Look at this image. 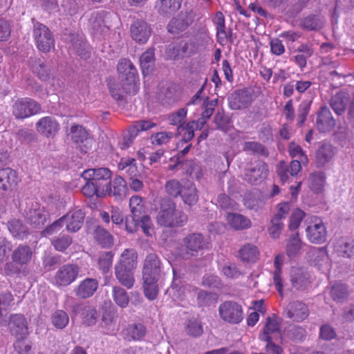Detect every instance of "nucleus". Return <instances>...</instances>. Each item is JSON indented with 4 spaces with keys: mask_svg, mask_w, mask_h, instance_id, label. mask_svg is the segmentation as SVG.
<instances>
[{
    "mask_svg": "<svg viewBox=\"0 0 354 354\" xmlns=\"http://www.w3.org/2000/svg\"><path fill=\"white\" fill-rule=\"evenodd\" d=\"M157 223L165 227H179L184 225L187 218L181 210L177 209L176 204L171 200H163L156 216Z\"/></svg>",
    "mask_w": 354,
    "mask_h": 354,
    "instance_id": "nucleus-1",
    "label": "nucleus"
},
{
    "mask_svg": "<svg viewBox=\"0 0 354 354\" xmlns=\"http://www.w3.org/2000/svg\"><path fill=\"white\" fill-rule=\"evenodd\" d=\"M119 77L123 82V88L129 94H136L139 89L137 70L133 63L127 59H121L117 66Z\"/></svg>",
    "mask_w": 354,
    "mask_h": 354,
    "instance_id": "nucleus-2",
    "label": "nucleus"
},
{
    "mask_svg": "<svg viewBox=\"0 0 354 354\" xmlns=\"http://www.w3.org/2000/svg\"><path fill=\"white\" fill-rule=\"evenodd\" d=\"M183 246L185 251L182 252L181 256L183 259H189L197 257L201 251L208 249L209 241L203 234L193 233L184 239Z\"/></svg>",
    "mask_w": 354,
    "mask_h": 354,
    "instance_id": "nucleus-3",
    "label": "nucleus"
},
{
    "mask_svg": "<svg viewBox=\"0 0 354 354\" xmlns=\"http://www.w3.org/2000/svg\"><path fill=\"white\" fill-rule=\"evenodd\" d=\"M203 93V88H200L196 93L193 96L191 101L187 103V106L197 105L200 106L203 109L201 113V118H199L196 122V129H201L206 122V120L209 119L214 110V107L216 105L217 101L213 100L211 101L208 100L207 97L202 96Z\"/></svg>",
    "mask_w": 354,
    "mask_h": 354,
    "instance_id": "nucleus-4",
    "label": "nucleus"
},
{
    "mask_svg": "<svg viewBox=\"0 0 354 354\" xmlns=\"http://www.w3.org/2000/svg\"><path fill=\"white\" fill-rule=\"evenodd\" d=\"M33 37L37 48L49 52L55 46V40L48 28L39 22L33 23Z\"/></svg>",
    "mask_w": 354,
    "mask_h": 354,
    "instance_id": "nucleus-5",
    "label": "nucleus"
},
{
    "mask_svg": "<svg viewBox=\"0 0 354 354\" xmlns=\"http://www.w3.org/2000/svg\"><path fill=\"white\" fill-rule=\"evenodd\" d=\"M306 234L307 239L314 244H322L326 241L327 230L322 220L318 217H311L307 221Z\"/></svg>",
    "mask_w": 354,
    "mask_h": 354,
    "instance_id": "nucleus-6",
    "label": "nucleus"
},
{
    "mask_svg": "<svg viewBox=\"0 0 354 354\" xmlns=\"http://www.w3.org/2000/svg\"><path fill=\"white\" fill-rule=\"evenodd\" d=\"M80 268L75 264H66L61 266L52 278V283L57 287H66L77 279Z\"/></svg>",
    "mask_w": 354,
    "mask_h": 354,
    "instance_id": "nucleus-7",
    "label": "nucleus"
},
{
    "mask_svg": "<svg viewBox=\"0 0 354 354\" xmlns=\"http://www.w3.org/2000/svg\"><path fill=\"white\" fill-rule=\"evenodd\" d=\"M220 317L231 324H239L243 319L242 306L234 301H225L218 307Z\"/></svg>",
    "mask_w": 354,
    "mask_h": 354,
    "instance_id": "nucleus-8",
    "label": "nucleus"
},
{
    "mask_svg": "<svg viewBox=\"0 0 354 354\" xmlns=\"http://www.w3.org/2000/svg\"><path fill=\"white\" fill-rule=\"evenodd\" d=\"M40 110V105L28 97L17 100L12 106V113L18 119L30 117L38 113Z\"/></svg>",
    "mask_w": 354,
    "mask_h": 354,
    "instance_id": "nucleus-9",
    "label": "nucleus"
},
{
    "mask_svg": "<svg viewBox=\"0 0 354 354\" xmlns=\"http://www.w3.org/2000/svg\"><path fill=\"white\" fill-rule=\"evenodd\" d=\"M279 328V319L275 317H268L266 319V323L263 328V331L259 335V339L262 341L267 342L266 349L268 352L273 354H281L282 350L280 346L275 345L271 341L270 334L277 332Z\"/></svg>",
    "mask_w": 354,
    "mask_h": 354,
    "instance_id": "nucleus-10",
    "label": "nucleus"
},
{
    "mask_svg": "<svg viewBox=\"0 0 354 354\" xmlns=\"http://www.w3.org/2000/svg\"><path fill=\"white\" fill-rule=\"evenodd\" d=\"M268 174V165L261 160H257L245 170L244 179L250 184L258 185L267 178Z\"/></svg>",
    "mask_w": 354,
    "mask_h": 354,
    "instance_id": "nucleus-11",
    "label": "nucleus"
},
{
    "mask_svg": "<svg viewBox=\"0 0 354 354\" xmlns=\"http://www.w3.org/2000/svg\"><path fill=\"white\" fill-rule=\"evenodd\" d=\"M111 171L105 167L87 169L82 174V177L85 180H92L96 184H102V186H104V187L108 186L109 192H111Z\"/></svg>",
    "mask_w": 354,
    "mask_h": 354,
    "instance_id": "nucleus-12",
    "label": "nucleus"
},
{
    "mask_svg": "<svg viewBox=\"0 0 354 354\" xmlns=\"http://www.w3.org/2000/svg\"><path fill=\"white\" fill-rule=\"evenodd\" d=\"M252 102V95L245 88L235 91L228 97L229 106L232 110L246 109Z\"/></svg>",
    "mask_w": 354,
    "mask_h": 354,
    "instance_id": "nucleus-13",
    "label": "nucleus"
},
{
    "mask_svg": "<svg viewBox=\"0 0 354 354\" xmlns=\"http://www.w3.org/2000/svg\"><path fill=\"white\" fill-rule=\"evenodd\" d=\"M310 245L304 242L299 233L292 234L287 241L286 253L290 259L299 257L304 252L309 251Z\"/></svg>",
    "mask_w": 354,
    "mask_h": 354,
    "instance_id": "nucleus-14",
    "label": "nucleus"
},
{
    "mask_svg": "<svg viewBox=\"0 0 354 354\" xmlns=\"http://www.w3.org/2000/svg\"><path fill=\"white\" fill-rule=\"evenodd\" d=\"M8 328L11 335L17 339L26 338L29 333L27 320L20 314L12 315L10 317Z\"/></svg>",
    "mask_w": 354,
    "mask_h": 354,
    "instance_id": "nucleus-15",
    "label": "nucleus"
},
{
    "mask_svg": "<svg viewBox=\"0 0 354 354\" xmlns=\"http://www.w3.org/2000/svg\"><path fill=\"white\" fill-rule=\"evenodd\" d=\"M161 262L155 253L148 254L143 262L142 277L160 278Z\"/></svg>",
    "mask_w": 354,
    "mask_h": 354,
    "instance_id": "nucleus-16",
    "label": "nucleus"
},
{
    "mask_svg": "<svg viewBox=\"0 0 354 354\" xmlns=\"http://www.w3.org/2000/svg\"><path fill=\"white\" fill-rule=\"evenodd\" d=\"M70 133L72 140L78 145L82 152L86 153L91 149L92 140L88 137L86 131L82 126H72Z\"/></svg>",
    "mask_w": 354,
    "mask_h": 354,
    "instance_id": "nucleus-17",
    "label": "nucleus"
},
{
    "mask_svg": "<svg viewBox=\"0 0 354 354\" xmlns=\"http://www.w3.org/2000/svg\"><path fill=\"white\" fill-rule=\"evenodd\" d=\"M131 36L136 42L144 44L151 35V28L147 22L142 19L133 21L130 28Z\"/></svg>",
    "mask_w": 354,
    "mask_h": 354,
    "instance_id": "nucleus-18",
    "label": "nucleus"
},
{
    "mask_svg": "<svg viewBox=\"0 0 354 354\" xmlns=\"http://www.w3.org/2000/svg\"><path fill=\"white\" fill-rule=\"evenodd\" d=\"M36 129L41 135L50 138L55 136L58 132L59 125L54 118L46 116L41 118L37 121Z\"/></svg>",
    "mask_w": 354,
    "mask_h": 354,
    "instance_id": "nucleus-19",
    "label": "nucleus"
},
{
    "mask_svg": "<svg viewBox=\"0 0 354 354\" xmlns=\"http://www.w3.org/2000/svg\"><path fill=\"white\" fill-rule=\"evenodd\" d=\"M48 214L44 207L35 203L32 205L26 213V218L33 227H40L46 221Z\"/></svg>",
    "mask_w": 354,
    "mask_h": 354,
    "instance_id": "nucleus-20",
    "label": "nucleus"
},
{
    "mask_svg": "<svg viewBox=\"0 0 354 354\" xmlns=\"http://www.w3.org/2000/svg\"><path fill=\"white\" fill-rule=\"evenodd\" d=\"M84 214L81 209L68 212L62 217L63 224L66 225V229L70 232L78 231L84 221Z\"/></svg>",
    "mask_w": 354,
    "mask_h": 354,
    "instance_id": "nucleus-21",
    "label": "nucleus"
},
{
    "mask_svg": "<svg viewBox=\"0 0 354 354\" xmlns=\"http://www.w3.org/2000/svg\"><path fill=\"white\" fill-rule=\"evenodd\" d=\"M333 251L337 256L354 259V241L349 239L339 238L334 241Z\"/></svg>",
    "mask_w": 354,
    "mask_h": 354,
    "instance_id": "nucleus-22",
    "label": "nucleus"
},
{
    "mask_svg": "<svg viewBox=\"0 0 354 354\" xmlns=\"http://www.w3.org/2000/svg\"><path fill=\"white\" fill-rule=\"evenodd\" d=\"M290 281L297 290H304L310 284V276L306 269L293 267L290 270Z\"/></svg>",
    "mask_w": 354,
    "mask_h": 354,
    "instance_id": "nucleus-23",
    "label": "nucleus"
},
{
    "mask_svg": "<svg viewBox=\"0 0 354 354\" xmlns=\"http://www.w3.org/2000/svg\"><path fill=\"white\" fill-rule=\"evenodd\" d=\"M287 315L292 320L300 322L308 317V309L306 305L302 302H291L287 306Z\"/></svg>",
    "mask_w": 354,
    "mask_h": 354,
    "instance_id": "nucleus-24",
    "label": "nucleus"
},
{
    "mask_svg": "<svg viewBox=\"0 0 354 354\" xmlns=\"http://www.w3.org/2000/svg\"><path fill=\"white\" fill-rule=\"evenodd\" d=\"M316 124L320 132H328L335 127V121L328 108L322 107L321 109L317 115Z\"/></svg>",
    "mask_w": 354,
    "mask_h": 354,
    "instance_id": "nucleus-25",
    "label": "nucleus"
},
{
    "mask_svg": "<svg viewBox=\"0 0 354 354\" xmlns=\"http://www.w3.org/2000/svg\"><path fill=\"white\" fill-rule=\"evenodd\" d=\"M335 147L328 143H324L320 146L315 153V164L321 167L328 163L335 154Z\"/></svg>",
    "mask_w": 354,
    "mask_h": 354,
    "instance_id": "nucleus-26",
    "label": "nucleus"
},
{
    "mask_svg": "<svg viewBox=\"0 0 354 354\" xmlns=\"http://www.w3.org/2000/svg\"><path fill=\"white\" fill-rule=\"evenodd\" d=\"M98 288V281L95 279L86 278L80 283L75 289V295L82 298L86 299L91 297Z\"/></svg>",
    "mask_w": 354,
    "mask_h": 354,
    "instance_id": "nucleus-27",
    "label": "nucleus"
},
{
    "mask_svg": "<svg viewBox=\"0 0 354 354\" xmlns=\"http://www.w3.org/2000/svg\"><path fill=\"white\" fill-rule=\"evenodd\" d=\"M138 264V254L133 248L125 249L121 254L117 266L134 270Z\"/></svg>",
    "mask_w": 354,
    "mask_h": 354,
    "instance_id": "nucleus-28",
    "label": "nucleus"
},
{
    "mask_svg": "<svg viewBox=\"0 0 354 354\" xmlns=\"http://www.w3.org/2000/svg\"><path fill=\"white\" fill-rule=\"evenodd\" d=\"M302 162L300 160H292L290 164V169L286 168L283 162H281L279 167L277 169V173L281 181L285 183L288 179V172L292 176H295L301 169V164Z\"/></svg>",
    "mask_w": 354,
    "mask_h": 354,
    "instance_id": "nucleus-29",
    "label": "nucleus"
},
{
    "mask_svg": "<svg viewBox=\"0 0 354 354\" xmlns=\"http://www.w3.org/2000/svg\"><path fill=\"white\" fill-rule=\"evenodd\" d=\"M169 293L174 299L183 301L192 297V288L189 286L181 285V281L175 279L170 287Z\"/></svg>",
    "mask_w": 354,
    "mask_h": 354,
    "instance_id": "nucleus-30",
    "label": "nucleus"
},
{
    "mask_svg": "<svg viewBox=\"0 0 354 354\" xmlns=\"http://www.w3.org/2000/svg\"><path fill=\"white\" fill-rule=\"evenodd\" d=\"M73 311L75 313H82L83 322L87 326H93L97 322V311L93 306L77 304L74 306Z\"/></svg>",
    "mask_w": 354,
    "mask_h": 354,
    "instance_id": "nucleus-31",
    "label": "nucleus"
},
{
    "mask_svg": "<svg viewBox=\"0 0 354 354\" xmlns=\"http://www.w3.org/2000/svg\"><path fill=\"white\" fill-rule=\"evenodd\" d=\"M326 174L323 171H315L309 175L307 180L308 188L314 193L323 192L326 184Z\"/></svg>",
    "mask_w": 354,
    "mask_h": 354,
    "instance_id": "nucleus-32",
    "label": "nucleus"
},
{
    "mask_svg": "<svg viewBox=\"0 0 354 354\" xmlns=\"http://www.w3.org/2000/svg\"><path fill=\"white\" fill-rule=\"evenodd\" d=\"M32 252L28 245H21L12 254V261L21 267L27 265L31 260Z\"/></svg>",
    "mask_w": 354,
    "mask_h": 354,
    "instance_id": "nucleus-33",
    "label": "nucleus"
},
{
    "mask_svg": "<svg viewBox=\"0 0 354 354\" xmlns=\"http://www.w3.org/2000/svg\"><path fill=\"white\" fill-rule=\"evenodd\" d=\"M133 270L115 266V275L116 279L121 285L128 289L131 288L135 282Z\"/></svg>",
    "mask_w": 354,
    "mask_h": 354,
    "instance_id": "nucleus-34",
    "label": "nucleus"
},
{
    "mask_svg": "<svg viewBox=\"0 0 354 354\" xmlns=\"http://www.w3.org/2000/svg\"><path fill=\"white\" fill-rule=\"evenodd\" d=\"M17 183V176L15 171L9 167L0 169V189L8 190Z\"/></svg>",
    "mask_w": 354,
    "mask_h": 354,
    "instance_id": "nucleus-35",
    "label": "nucleus"
},
{
    "mask_svg": "<svg viewBox=\"0 0 354 354\" xmlns=\"http://www.w3.org/2000/svg\"><path fill=\"white\" fill-rule=\"evenodd\" d=\"M226 221L227 224L236 230L247 229L251 226L250 219L240 214L228 213L226 216Z\"/></svg>",
    "mask_w": 354,
    "mask_h": 354,
    "instance_id": "nucleus-36",
    "label": "nucleus"
},
{
    "mask_svg": "<svg viewBox=\"0 0 354 354\" xmlns=\"http://www.w3.org/2000/svg\"><path fill=\"white\" fill-rule=\"evenodd\" d=\"M180 196L185 204L194 205L198 200V190L195 185L192 182H185Z\"/></svg>",
    "mask_w": 354,
    "mask_h": 354,
    "instance_id": "nucleus-37",
    "label": "nucleus"
},
{
    "mask_svg": "<svg viewBox=\"0 0 354 354\" xmlns=\"http://www.w3.org/2000/svg\"><path fill=\"white\" fill-rule=\"evenodd\" d=\"M213 22L216 28V37L218 42L225 45L227 41V33L225 30V17L221 12H217L213 19Z\"/></svg>",
    "mask_w": 354,
    "mask_h": 354,
    "instance_id": "nucleus-38",
    "label": "nucleus"
},
{
    "mask_svg": "<svg viewBox=\"0 0 354 354\" xmlns=\"http://www.w3.org/2000/svg\"><path fill=\"white\" fill-rule=\"evenodd\" d=\"M83 194L87 197L96 195L97 197L104 196L109 192V187L102 186V184H96L92 180H86V183L82 189Z\"/></svg>",
    "mask_w": 354,
    "mask_h": 354,
    "instance_id": "nucleus-39",
    "label": "nucleus"
},
{
    "mask_svg": "<svg viewBox=\"0 0 354 354\" xmlns=\"http://www.w3.org/2000/svg\"><path fill=\"white\" fill-rule=\"evenodd\" d=\"M284 261V255L283 254H277L274 260V271L273 272L272 279L275 288L278 292L282 296L283 283L281 278V268Z\"/></svg>",
    "mask_w": 354,
    "mask_h": 354,
    "instance_id": "nucleus-40",
    "label": "nucleus"
},
{
    "mask_svg": "<svg viewBox=\"0 0 354 354\" xmlns=\"http://www.w3.org/2000/svg\"><path fill=\"white\" fill-rule=\"evenodd\" d=\"M259 255L257 247L251 243L243 245L239 250V257L244 262L254 263L258 259Z\"/></svg>",
    "mask_w": 354,
    "mask_h": 354,
    "instance_id": "nucleus-41",
    "label": "nucleus"
},
{
    "mask_svg": "<svg viewBox=\"0 0 354 354\" xmlns=\"http://www.w3.org/2000/svg\"><path fill=\"white\" fill-rule=\"evenodd\" d=\"M182 0H158L156 8L162 15H171L176 12L181 6Z\"/></svg>",
    "mask_w": 354,
    "mask_h": 354,
    "instance_id": "nucleus-42",
    "label": "nucleus"
},
{
    "mask_svg": "<svg viewBox=\"0 0 354 354\" xmlns=\"http://www.w3.org/2000/svg\"><path fill=\"white\" fill-rule=\"evenodd\" d=\"M140 62L142 74L145 76L150 74L155 65L154 50L149 48L143 53L140 58Z\"/></svg>",
    "mask_w": 354,
    "mask_h": 354,
    "instance_id": "nucleus-43",
    "label": "nucleus"
},
{
    "mask_svg": "<svg viewBox=\"0 0 354 354\" xmlns=\"http://www.w3.org/2000/svg\"><path fill=\"white\" fill-rule=\"evenodd\" d=\"M118 167L119 170L124 171L129 176L130 178L136 177L139 173L136 159L131 157L122 158Z\"/></svg>",
    "mask_w": 354,
    "mask_h": 354,
    "instance_id": "nucleus-44",
    "label": "nucleus"
},
{
    "mask_svg": "<svg viewBox=\"0 0 354 354\" xmlns=\"http://www.w3.org/2000/svg\"><path fill=\"white\" fill-rule=\"evenodd\" d=\"M158 279L159 278L142 277L144 294L149 300H154L157 297Z\"/></svg>",
    "mask_w": 354,
    "mask_h": 354,
    "instance_id": "nucleus-45",
    "label": "nucleus"
},
{
    "mask_svg": "<svg viewBox=\"0 0 354 354\" xmlns=\"http://www.w3.org/2000/svg\"><path fill=\"white\" fill-rule=\"evenodd\" d=\"M189 26L187 17L184 15L173 18L168 24V31L171 34H178L185 30Z\"/></svg>",
    "mask_w": 354,
    "mask_h": 354,
    "instance_id": "nucleus-46",
    "label": "nucleus"
},
{
    "mask_svg": "<svg viewBox=\"0 0 354 354\" xmlns=\"http://www.w3.org/2000/svg\"><path fill=\"white\" fill-rule=\"evenodd\" d=\"M347 101V94L340 92L331 98L330 106L337 115H342L345 111Z\"/></svg>",
    "mask_w": 354,
    "mask_h": 354,
    "instance_id": "nucleus-47",
    "label": "nucleus"
},
{
    "mask_svg": "<svg viewBox=\"0 0 354 354\" xmlns=\"http://www.w3.org/2000/svg\"><path fill=\"white\" fill-rule=\"evenodd\" d=\"M112 297L115 303L120 308H126L129 303V297L127 291L120 286H113Z\"/></svg>",
    "mask_w": 354,
    "mask_h": 354,
    "instance_id": "nucleus-48",
    "label": "nucleus"
},
{
    "mask_svg": "<svg viewBox=\"0 0 354 354\" xmlns=\"http://www.w3.org/2000/svg\"><path fill=\"white\" fill-rule=\"evenodd\" d=\"M324 24L322 17L318 15H310L305 17L301 23V26L308 30H316L321 29Z\"/></svg>",
    "mask_w": 354,
    "mask_h": 354,
    "instance_id": "nucleus-49",
    "label": "nucleus"
},
{
    "mask_svg": "<svg viewBox=\"0 0 354 354\" xmlns=\"http://www.w3.org/2000/svg\"><path fill=\"white\" fill-rule=\"evenodd\" d=\"M308 257H314L313 261L316 265L322 266L324 263H328V256L326 250L324 248H309Z\"/></svg>",
    "mask_w": 354,
    "mask_h": 354,
    "instance_id": "nucleus-50",
    "label": "nucleus"
},
{
    "mask_svg": "<svg viewBox=\"0 0 354 354\" xmlns=\"http://www.w3.org/2000/svg\"><path fill=\"white\" fill-rule=\"evenodd\" d=\"M8 230L14 237L22 239L28 234V230L18 219H13L8 223Z\"/></svg>",
    "mask_w": 354,
    "mask_h": 354,
    "instance_id": "nucleus-51",
    "label": "nucleus"
},
{
    "mask_svg": "<svg viewBox=\"0 0 354 354\" xmlns=\"http://www.w3.org/2000/svg\"><path fill=\"white\" fill-rule=\"evenodd\" d=\"M95 237L103 248H110L113 244V238L109 232L101 227L95 230Z\"/></svg>",
    "mask_w": 354,
    "mask_h": 354,
    "instance_id": "nucleus-52",
    "label": "nucleus"
},
{
    "mask_svg": "<svg viewBox=\"0 0 354 354\" xmlns=\"http://www.w3.org/2000/svg\"><path fill=\"white\" fill-rule=\"evenodd\" d=\"M70 48L75 51L79 55L86 57L85 50L87 44L83 35H72Z\"/></svg>",
    "mask_w": 354,
    "mask_h": 354,
    "instance_id": "nucleus-53",
    "label": "nucleus"
},
{
    "mask_svg": "<svg viewBox=\"0 0 354 354\" xmlns=\"http://www.w3.org/2000/svg\"><path fill=\"white\" fill-rule=\"evenodd\" d=\"M51 320L53 325L55 328L62 329L68 325L69 317L65 311L57 310L53 314Z\"/></svg>",
    "mask_w": 354,
    "mask_h": 354,
    "instance_id": "nucleus-54",
    "label": "nucleus"
},
{
    "mask_svg": "<svg viewBox=\"0 0 354 354\" xmlns=\"http://www.w3.org/2000/svg\"><path fill=\"white\" fill-rule=\"evenodd\" d=\"M165 191L168 195L171 197L177 198L180 196L184 188V183L176 179L168 180L165 186Z\"/></svg>",
    "mask_w": 354,
    "mask_h": 354,
    "instance_id": "nucleus-55",
    "label": "nucleus"
},
{
    "mask_svg": "<svg viewBox=\"0 0 354 354\" xmlns=\"http://www.w3.org/2000/svg\"><path fill=\"white\" fill-rule=\"evenodd\" d=\"M156 126L154 122L149 120H140L136 122L129 129L130 137L133 139L136 138L139 131H147Z\"/></svg>",
    "mask_w": 354,
    "mask_h": 354,
    "instance_id": "nucleus-56",
    "label": "nucleus"
},
{
    "mask_svg": "<svg viewBox=\"0 0 354 354\" xmlns=\"http://www.w3.org/2000/svg\"><path fill=\"white\" fill-rule=\"evenodd\" d=\"M196 127V122L192 121L186 125L180 124L178 127V133L182 136L183 141L189 142L194 136V127Z\"/></svg>",
    "mask_w": 354,
    "mask_h": 354,
    "instance_id": "nucleus-57",
    "label": "nucleus"
},
{
    "mask_svg": "<svg viewBox=\"0 0 354 354\" xmlns=\"http://www.w3.org/2000/svg\"><path fill=\"white\" fill-rule=\"evenodd\" d=\"M185 332L192 337H199L203 333L201 322L196 319H189L185 324Z\"/></svg>",
    "mask_w": 354,
    "mask_h": 354,
    "instance_id": "nucleus-58",
    "label": "nucleus"
},
{
    "mask_svg": "<svg viewBox=\"0 0 354 354\" xmlns=\"http://www.w3.org/2000/svg\"><path fill=\"white\" fill-rule=\"evenodd\" d=\"M113 253L112 252H104L100 254L98 259V266L103 273H106L109 271L112 266Z\"/></svg>",
    "mask_w": 354,
    "mask_h": 354,
    "instance_id": "nucleus-59",
    "label": "nucleus"
},
{
    "mask_svg": "<svg viewBox=\"0 0 354 354\" xmlns=\"http://www.w3.org/2000/svg\"><path fill=\"white\" fill-rule=\"evenodd\" d=\"M131 214L139 216L145 212L143 198L139 196H133L129 200Z\"/></svg>",
    "mask_w": 354,
    "mask_h": 354,
    "instance_id": "nucleus-60",
    "label": "nucleus"
},
{
    "mask_svg": "<svg viewBox=\"0 0 354 354\" xmlns=\"http://www.w3.org/2000/svg\"><path fill=\"white\" fill-rule=\"evenodd\" d=\"M305 212L302 211L301 209H294L289 218L288 228L290 230H297L299 227L300 223L305 217Z\"/></svg>",
    "mask_w": 354,
    "mask_h": 354,
    "instance_id": "nucleus-61",
    "label": "nucleus"
},
{
    "mask_svg": "<svg viewBox=\"0 0 354 354\" xmlns=\"http://www.w3.org/2000/svg\"><path fill=\"white\" fill-rule=\"evenodd\" d=\"M330 295L335 301H339L348 296L346 286L341 283H335L330 289Z\"/></svg>",
    "mask_w": 354,
    "mask_h": 354,
    "instance_id": "nucleus-62",
    "label": "nucleus"
},
{
    "mask_svg": "<svg viewBox=\"0 0 354 354\" xmlns=\"http://www.w3.org/2000/svg\"><path fill=\"white\" fill-rule=\"evenodd\" d=\"M127 335L133 340H140L145 335L146 330L141 324L131 325L127 329Z\"/></svg>",
    "mask_w": 354,
    "mask_h": 354,
    "instance_id": "nucleus-63",
    "label": "nucleus"
},
{
    "mask_svg": "<svg viewBox=\"0 0 354 354\" xmlns=\"http://www.w3.org/2000/svg\"><path fill=\"white\" fill-rule=\"evenodd\" d=\"M214 123L217 129L223 132H227L231 128V122L228 116L223 112H218L214 117Z\"/></svg>",
    "mask_w": 354,
    "mask_h": 354,
    "instance_id": "nucleus-64",
    "label": "nucleus"
}]
</instances>
